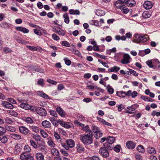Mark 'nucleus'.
I'll return each instance as SVG.
<instances>
[{
	"label": "nucleus",
	"mask_w": 160,
	"mask_h": 160,
	"mask_svg": "<svg viewBox=\"0 0 160 160\" xmlns=\"http://www.w3.org/2000/svg\"><path fill=\"white\" fill-rule=\"evenodd\" d=\"M92 129L93 132L95 133L96 132H98L100 131V130L99 128L95 126L94 125H92Z\"/></svg>",
	"instance_id": "nucleus-41"
},
{
	"label": "nucleus",
	"mask_w": 160,
	"mask_h": 160,
	"mask_svg": "<svg viewBox=\"0 0 160 160\" xmlns=\"http://www.w3.org/2000/svg\"><path fill=\"white\" fill-rule=\"evenodd\" d=\"M142 16L145 18H149L151 16V13L148 11L144 12L142 13Z\"/></svg>",
	"instance_id": "nucleus-34"
},
{
	"label": "nucleus",
	"mask_w": 160,
	"mask_h": 160,
	"mask_svg": "<svg viewBox=\"0 0 160 160\" xmlns=\"http://www.w3.org/2000/svg\"><path fill=\"white\" fill-rule=\"evenodd\" d=\"M3 51L6 53H10L12 52L11 49L8 47H4L3 48Z\"/></svg>",
	"instance_id": "nucleus-54"
},
{
	"label": "nucleus",
	"mask_w": 160,
	"mask_h": 160,
	"mask_svg": "<svg viewBox=\"0 0 160 160\" xmlns=\"http://www.w3.org/2000/svg\"><path fill=\"white\" fill-rule=\"evenodd\" d=\"M30 155V154L26 152H23L20 156V158L22 160H25Z\"/></svg>",
	"instance_id": "nucleus-26"
},
{
	"label": "nucleus",
	"mask_w": 160,
	"mask_h": 160,
	"mask_svg": "<svg viewBox=\"0 0 160 160\" xmlns=\"http://www.w3.org/2000/svg\"><path fill=\"white\" fill-rule=\"evenodd\" d=\"M135 38L132 41L134 42H143L147 40V38L145 36H140L139 34H135Z\"/></svg>",
	"instance_id": "nucleus-2"
},
{
	"label": "nucleus",
	"mask_w": 160,
	"mask_h": 160,
	"mask_svg": "<svg viewBox=\"0 0 160 160\" xmlns=\"http://www.w3.org/2000/svg\"><path fill=\"white\" fill-rule=\"evenodd\" d=\"M6 132L5 128L1 126H0V135L3 134Z\"/></svg>",
	"instance_id": "nucleus-52"
},
{
	"label": "nucleus",
	"mask_w": 160,
	"mask_h": 160,
	"mask_svg": "<svg viewBox=\"0 0 160 160\" xmlns=\"http://www.w3.org/2000/svg\"><path fill=\"white\" fill-rule=\"evenodd\" d=\"M37 94L38 96H39L44 98L49 99V97L43 92L40 91L37 92Z\"/></svg>",
	"instance_id": "nucleus-22"
},
{
	"label": "nucleus",
	"mask_w": 160,
	"mask_h": 160,
	"mask_svg": "<svg viewBox=\"0 0 160 160\" xmlns=\"http://www.w3.org/2000/svg\"><path fill=\"white\" fill-rule=\"evenodd\" d=\"M153 3L149 1H145L143 4L144 8L146 9H149L152 8L153 6Z\"/></svg>",
	"instance_id": "nucleus-11"
},
{
	"label": "nucleus",
	"mask_w": 160,
	"mask_h": 160,
	"mask_svg": "<svg viewBox=\"0 0 160 160\" xmlns=\"http://www.w3.org/2000/svg\"><path fill=\"white\" fill-rule=\"evenodd\" d=\"M20 132L24 135H27L30 132L29 130L24 126H21L19 128Z\"/></svg>",
	"instance_id": "nucleus-9"
},
{
	"label": "nucleus",
	"mask_w": 160,
	"mask_h": 160,
	"mask_svg": "<svg viewBox=\"0 0 160 160\" xmlns=\"http://www.w3.org/2000/svg\"><path fill=\"white\" fill-rule=\"evenodd\" d=\"M38 149L44 154H47L48 152V150L46 146L44 144H40L38 145Z\"/></svg>",
	"instance_id": "nucleus-14"
},
{
	"label": "nucleus",
	"mask_w": 160,
	"mask_h": 160,
	"mask_svg": "<svg viewBox=\"0 0 160 160\" xmlns=\"http://www.w3.org/2000/svg\"><path fill=\"white\" fill-rule=\"evenodd\" d=\"M35 157L37 160H44V156L42 152L35 153Z\"/></svg>",
	"instance_id": "nucleus-17"
},
{
	"label": "nucleus",
	"mask_w": 160,
	"mask_h": 160,
	"mask_svg": "<svg viewBox=\"0 0 160 160\" xmlns=\"http://www.w3.org/2000/svg\"><path fill=\"white\" fill-rule=\"evenodd\" d=\"M108 92L110 94L113 93L114 92V89L110 86H108L107 87Z\"/></svg>",
	"instance_id": "nucleus-53"
},
{
	"label": "nucleus",
	"mask_w": 160,
	"mask_h": 160,
	"mask_svg": "<svg viewBox=\"0 0 160 160\" xmlns=\"http://www.w3.org/2000/svg\"><path fill=\"white\" fill-rule=\"evenodd\" d=\"M148 152L150 154H154L156 152L155 149L152 147H149L147 149Z\"/></svg>",
	"instance_id": "nucleus-39"
},
{
	"label": "nucleus",
	"mask_w": 160,
	"mask_h": 160,
	"mask_svg": "<svg viewBox=\"0 0 160 160\" xmlns=\"http://www.w3.org/2000/svg\"><path fill=\"white\" fill-rule=\"evenodd\" d=\"M99 153L104 158H107L109 156V152L106 147H101L99 149Z\"/></svg>",
	"instance_id": "nucleus-5"
},
{
	"label": "nucleus",
	"mask_w": 160,
	"mask_h": 160,
	"mask_svg": "<svg viewBox=\"0 0 160 160\" xmlns=\"http://www.w3.org/2000/svg\"><path fill=\"white\" fill-rule=\"evenodd\" d=\"M7 100L10 102L11 103L16 104L17 103L16 101L13 98H8Z\"/></svg>",
	"instance_id": "nucleus-64"
},
{
	"label": "nucleus",
	"mask_w": 160,
	"mask_h": 160,
	"mask_svg": "<svg viewBox=\"0 0 160 160\" xmlns=\"http://www.w3.org/2000/svg\"><path fill=\"white\" fill-rule=\"evenodd\" d=\"M72 49L73 50H71V51L73 52V54L77 55L78 57H80L81 56V54L79 51L74 49Z\"/></svg>",
	"instance_id": "nucleus-46"
},
{
	"label": "nucleus",
	"mask_w": 160,
	"mask_h": 160,
	"mask_svg": "<svg viewBox=\"0 0 160 160\" xmlns=\"http://www.w3.org/2000/svg\"><path fill=\"white\" fill-rule=\"evenodd\" d=\"M25 121L28 124H31L33 122L32 118L29 117H28L26 118Z\"/></svg>",
	"instance_id": "nucleus-48"
},
{
	"label": "nucleus",
	"mask_w": 160,
	"mask_h": 160,
	"mask_svg": "<svg viewBox=\"0 0 160 160\" xmlns=\"http://www.w3.org/2000/svg\"><path fill=\"white\" fill-rule=\"evenodd\" d=\"M11 138L16 140H19L21 138V136L18 134L15 133H12L10 134Z\"/></svg>",
	"instance_id": "nucleus-24"
},
{
	"label": "nucleus",
	"mask_w": 160,
	"mask_h": 160,
	"mask_svg": "<svg viewBox=\"0 0 160 160\" xmlns=\"http://www.w3.org/2000/svg\"><path fill=\"white\" fill-rule=\"evenodd\" d=\"M57 112L62 117H64L66 114L64 111L60 107H57L56 109Z\"/></svg>",
	"instance_id": "nucleus-19"
},
{
	"label": "nucleus",
	"mask_w": 160,
	"mask_h": 160,
	"mask_svg": "<svg viewBox=\"0 0 160 160\" xmlns=\"http://www.w3.org/2000/svg\"><path fill=\"white\" fill-rule=\"evenodd\" d=\"M137 150L139 152L143 153L144 152V148L141 145H139L137 147Z\"/></svg>",
	"instance_id": "nucleus-44"
},
{
	"label": "nucleus",
	"mask_w": 160,
	"mask_h": 160,
	"mask_svg": "<svg viewBox=\"0 0 160 160\" xmlns=\"http://www.w3.org/2000/svg\"><path fill=\"white\" fill-rule=\"evenodd\" d=\"M8 112L10 115L13 116L15 117L17 116L18 115V114L17 112L13 110H9Z\"/></svg>",
	"instance_id": "nucleus-45"
},
{
	"label": "nucleus",
	"mask_w": 160,
	"mask_h": 160,
	"mask_svg": "<svg viewBox=\"0 0 160 160\" xmlns=\"http://www.w3.org/2000/svg\"><path fill=\"white\" fill-rule=\"evenodd\" d=\"M8 136L3 134L0 135V141L2 143H6L8 142Z\"/></svg>",
	"instance_id": "nucleus-18"
},
{
	"label": "nucleus",
	"mask_w": 160,
	"mask_h": 160,
	"mask_svg": "<svg viewBox=\"0 0 160 160\" xmlns=\"http://www.w3.org/2000/svg\"><path fill=\"white\" fill-rule=\"evenodd\" d=\"M24 149L27 152H29L31 150V148L28 145H26L24 147Z\"/></svg>",
	"instance_id": "nucleus-49"
},
{
	"label": "nucleus",
	"mask_w": 160,
	"mask_h": 160,
	"mask_svg": "<svg viewBox=\"0 0 160 160\" xmlns=\"http://www.w3.org/2000/svg\"><path fill=\"white\" fill-rule=\"evenodd\" d=\"M96 14L98 16H102L105 14L104 11L100 9H98L95 12Z\"/></svg>",
	"instance_id": "nucleus-30"
},
{
	"label": "nucleus",
	"mask_w": 160,
	"mask_h": 160,
	"mask_svg": "<svg viewBox=\"0 0 160 160\" xmlns=\"http://www.w3.org/2000/svg\"><path fill=\"white\" fill-rule=\"evenodd\" d=\"M33 138L37 142L40 141L41 140L40 136L38 135H35L34 136Z\"/></svg>",
	"instance_id": "nucleus-59"
},
{
	"label": "nucleus",
	"mask_w": 160,
	"mask_h": 160,
	"mask_svg": "<svg viewBox=\"0 0 160 160\" xmlns=\"http://www.w3.org/2000/svg\"><path fill=\"white\" fill-rule=\"evenodd\" d=\"M118 8L121 10H122L123 12L125 14L128 13L129 11V9L128 8H124L123 6H120V7Z\"/></svg>",
	"instance_id": "nucleus-40"
},
{
	"label": "nucleus",
	"mask_w": 160,
	"mask_h": 160,
	"mask_svg": "<svg viewBox=\"0 0 160 160\" xmlns=\"http://www.w3.org/2000/svg\"><path fill=\"white\" fill-rule=\"evenodd\" d=\"M37 112L41 116H45L47 114V112L45 109L41 107L37 108Z\"/></svg>",
	"instance_id": "nucleus-7"
},
{
	"label": "nucleus",
	"mask_w": 160,
	"mask_h": 160,
	"mask_svg": "<svg viewBox=\"0 0 160 160\" xmlns=\"http://www.w3.org/2000/svg\"><path fill=\"white\" fill-rule=\"evenodd\" d=\"M52 38L53 40L56 41H58L60 39L59 37L55 34H53L52 35Z\"/></svg>",
	"instance_id": "nucleus-50"
},
{
	"label": "nucleus",
	"mask_w": 160,
	"mask_h": 160,
	"mask_svg": "<svg viewBox=\"0 0 160 160\" xmlns=\"http://www.w3.org/2000/svg\"><path fill=\"white\" fill-rule=\"evenodd\" d=\"M129 72L131 74H132L135 76H137L138 75V74L134 70L130 69L129 70Z\"/></svg>",
	"instance_id": "nucleus-55"
},
{
	"label": "nucleus",
	"mask_w": 160,
	"mask_h": 160,
	"mask_svg": "<svg viewBox=\"0 0 160 160\" xmlns=\"http://www.w3.org/2000/svg\"><path fill=\"white\" fill-rule=\"evenodd\" d=\"M5 130L11 132H15V128L12 126H7L5 127Z\"/></svg>",
	"instance_id": "nucleus-37"
},
{
	"label": "nucleus",
	"mask_w": 160,
	"mask_h": 160,
	"mask_svg": "<svg viewBox=\"0 0 160 160\" xmlns=\"http://www.w3.org/2000/svg\"><path fill=\"white\" fill-rule=\"evenodd\" d=\"M123 56V58L121 60V63L123 64H126L130 62L131 58L129 55L128 54H124Z\"/></svg>",
	"instance_id": "nucleus-6"
},
{
	"label": "nucleus",
	"mask_w": 160,
	"mask_h": 160,
	"mask_svg": "<svg viewBox=\"0 0 160 160\" xmlns=\"http://www.w3.org/2000/svg\"><path fill=\"white\" fill-rule=\"evenodd\" d=\"M80 140L85 145H89L92 142V131H89V132L82 136Z\"/></svg>",
	"instance_id": "nucleus-1"
},
{
	"label": "nucleus",
	"mask_w": 160,
	"mask_h": 160,
	"mask_svg": "<svg viewBox=\"0 0 160 160\" xmlns=\"http://www.w3.org/2000/svg\"><path fill=\"white\" fill-rule=\"evenodd\" d=\"M61 44L62 45L65 47H69L70 46V44L67 41H63L62 42Z\"/></svg>",
	"instance_id": "nucleus-58"
},
{
	"label": "nucleus",
	"mask_w": 160,
	"mask_h": 160,
	"mask_svg": "<svg viewBox=\"0 0 160 160\" xmlns=\"http://www.w3.org/2000/svg\"><path fill=\"white\" fill-rule=\"evenodd\" d=\"M127 108L129 110H126V113L129 114H132V111H134L135 110V108L133 107L132 106L131 107H128Z\"/></svg>",
	"instance_id": "nucleus-36"
},
{
	"label": "nucleus",
	"mask_w": 160,
	"mask_h": 160,
	"mask_svg": "<svg viewBox=\"0 0 160 160\" xmlns=\"http://www.w3.org/2000/svg\"><path fill=\"white\" fill-rule=\"evenodd\" d=\"M30 142L31 145L34 148L36 149H38V145L36 144V143L35 142L32 140H30Z\"/></svg>",
	"instance_id": "nucleus-33"
},
{
	"label": "nucleus",
	"mask_w": 160,
	"mask_h": 160,
	"mask_svg": "<svg viewBox=\"0 0 160 160\" xmlns=\"http://www.w3.org/2000/svg\"><path fill=\"white\" fill-rule=\"evenodd\" d=\"M120 69L119 67L114 66L113 67H112L108 69V72H117Z\"/></svg>",
	"instance_id": "nucleus-21"
},
{
	"label": "nucleus",
	"mask_w": 160,
	"mask_h": 160,
	"mask_svg": "<svg viewBox=\"0 0 160 160\" xmlns=\"http://www.w3.org/2000/svg\"><path fill=\"white\" fill-rule=\"evenodd\" d=\"M69 12L71 14H76L79 15L80 14V12L78 10H74L71 9L69 10Z\"/></svg>",
	"instance_id": "nucleus-38"
},
{
	"label": "nucleus",
	"mask_w": 160,
	"mask_h": 160,
	"mask_svg": "<svg viewBox=\"0 0 160 160\" xmlns=\"http://www.w3.org/2000/svg\"><path fill=\"white\" fill-rule=\"evenodd\" d=\"M135 4V1L133 0H127L126 4L130 7H132Z\"/></svg>",
	"instance_id": "nucleus-29"
},
{
	"label": "nucleus",
	"mask_w": 160,
	"mask_h": 160,
	"mask_svg": "<svg viewBox=\"0 0 160 160\" xmlns=\"http://www.w3.org/2000/svg\"><path fill=\"white\" fill-rule=\"evenodd\" d=\"M135 157L136 159L138 160H141L142 159V158L140 154L136 153L135 155Z\"/></svg>",
	"instance_id": "nucleus-63"
},
{
	"label": "nucleus",
	"mask_w": 160,
	"mask_h": 160,
	"mask_svg": "<svg viewBox=\"0 0 160 160\" xmlns=\"http://www.w3.org/2000/svg\"><path fill=\"white\" fill-rule=\"evenodd\" d=\"M40 133L41 134L43 138H47L48 136V134L45 132L44 130H40Z\"/></svg>",
	"instance_id": "nucleus-47"
},
{
	"label": "nucleus",
	"mask_w": 160,
	"mask_h": 160,
	"mask_svg": "<svg viewBox=\"0 0 160 160\" xmlns=\"http://www.w3.org/2000/svg\"><path fill=\"white\" fill-rule=\"evenodd\" d=\"M127 147L129 149H133L136 147V144L131 141H128L126 142Z\"/></svg>",
	"instance_id": "nucleus-12"
},
{
	"label": "nucleus",
	"mask_w": 160,
	"mask_h": 160,
	"mask_svg": "<svg viewBox=\"0 0 160 160\" xmlns=\"http://www.w3.org/2000/svg\"><path fill=\"white\" fill-rule=\"evenodd\" d=\"M60 152L64 156H67L68 155V152L64 149H61Z\"/></svg>",
	"instance_id": "nucleus-61"
},
{
	"label": "nucleus",
	"mask_w": 160,
	"mask_h": 160,
	"mask_svg": "<svg viewBox=\"0 0 160 160\" xmlns=\"http://www.w3.org/2000/svg\"><path fill=\"white\" fill-rule=\"evenodd\" d=\"M107 141L108 143L112 144L115 141V138L113 137L109 136L107 138Z\"/></svg>",
	"instance_id": "nucleus-31"
},
{
	"label": "nucleus",
	"mask_w": 160,
	"mask_h": 160,
	"mask_svg": "<svg viewBox=\"0 0 160 160\" xmlns=\"http://www.w3.org/2000/svg\"><path fill=\"white\" fill-rule=\"evenodd\" d=\"M2 105L4 107L7 108L11 109L14 108L13 106L11 103L6 101H2Z\"/></svg>",
	"instance_id": "nucleus-13"
},
{
	"label": "nucleus",
	"mask_w": 160,
	"mask_h": 160,
	"mask_svg": "<svg viewBox=\"0 0 160 160\" xmlns=\"http://www.w3.org/2000/svg\"><path fill=\"white\" fill-rule=\"evenodd\" d=\"M47 144L51 148H54L55 146V144L51 140H49L48 141Z\"/></svg>",
	"instance_id": "nucleus-43"
},
{
	"label": "nucleus",
	"mask_w": 160,
	"mask_h": 160,
	"mask_svg": "<svg viewBox=\"0 0 160 160\" xmlns=\"http://www.w3.org/2000/svg\"><path fill=\"white\" fill-rule=\"evenodd\" d=\"M117 95L121 98H124L126 96V92L123 91H117Z\"/></svg>",
	"instance_id": "nucleus-32"
},
{
	"label": "nucleus",
	"mask_w": 160,
	"mask_h": 160,
	"mask_svg": "<svg viewBox=\"0 0 160 160\" xmlns=\"http://www.w3.org/2000/svg\"><path fill=\"white\" fill-rule=\"evenodd\" d=\"M57 122H58L61 126L66 128H69L73 126L72 123L66 122L63 120L60 119L58 120Z\"/></svg>",
	"instance_id": "nucleus-3"
},
{
	"label": "nucleus",
	"mask_w": 160,
	"mask_h": 160,
	"mask_svg": "<svg viewBox=\"0 0 160 160\" xmlns=\"http://www.w3.org/2000/svg\"><path fill=\"white\" fill-rule=\"evenodd\" d=\"M66 142L69 148H72L74 147L75 145L74 141L71 139L67 140L66 141Z\"/></svg>",
	"instance_id": "nucleus-16"
},
{
	"label": "nucleus",
	"mask_w": 160,
	"mask_h": 160,
	"mask_svg": "<svg viewBox=\"0 0 160 160\" xmlns=\"http://www.w3.org/2000/svg\"><path fill=\"white\" fill-rule=\"evenodd\" d=\"M121 147L120 145H117L113 149L116 152H118L120 151Z\"/></svg>",
	"instance_id": "nucleus-51"
},
{
	"label": "nucleus",
	"mask_w": 160,
	"mask_h": 160,
	"mask_svg": "<svg viewBox=\"0 0 160 160\" xmlns=\"http://www.w3.org/2000/svg\"><path fill=\"white\" fill-rule=\"evenodd\" d=\"M76 149L77 151L79 152H82L84 150V148L83 146L80 144L77 145Z\"/></svg>",
	"instance_id": "nucleus-23"
},
{
	"label": "nucleus",
	"mask_w": 160,
	"mask_h": 160,
	"mask_svg": "<svg viewBox=\"0 0 160 160\" xmlns=\"http://www.w3.org/2000/svg\"><path fill=\"white\" fill-rule=\"evenodd\" d=\"M96 134L95 135V137L96 138H99L101 137L102 135V133L100 131L98 132L95 133Z\"/></svg>",
	"instance_id": "nucleus-60"
},
{
	"label": "nucleus",
	"mask_w": 160,
	"mask_h": 160,
	"mask_svg": "<svg viewBox=\"0 0 160 160\" xmlns=\"http://www.w3.org/2000/svg\"><path fill=\"white\" fill-rule=\"evenodd\" d=\"M30 127V129L33 132H38L39 131V128L38 127L35 126H31Z\"/></svg>",
	"instance_id": "nucleus-42"
},
{
	"label": "nucleus",
	"mask_w": 160,
	"mask_h": 160,
	"mask_svg": "<svg viewBox=\"0 0 160 160\" xmlns=\"http://www.w3.org/2000/svg\"><path fill=\"white\" fill-rule=\"evenodd\" d=\"M63 17L64 18V22L67 24H68L69 23V18L68 14L67 13L64 14Z\"/></svg>",
	"instance_id": "nucleus-35"
},
{
	"label": "nucleus",
	"mask_w": 160,
	"mask_h": 160,
	"mask_svg": "<svg viewBox=\"0 0 160 160\" xmlns=\"http://www.w3.org/2000/svg\"><path fill=\"white\" fill-rule=\"evenodd\" d=\"M53 31L60 35L63 36L65 34L64 31L58 27H54L52 28Z\"/></svg>",
	"instance_id": "nucleus-8"
},
{
	"label": "nucleus",
	"mask_w": 160,
	"mask_h": 160,
	"mask_svg": "<svg viewBox=\"0 0 160 160\" xmlns=\"http://www.w3.org/2000/svg\"><path fill=\"white\" fill-rule=\"evenodd\" d=\"M15 29L18 31L22 32L24 33H28L29 32V30L22 27H16Z\"/></svg>",
	"instance_id": "nucleus-15"
},
{
	"label": "nucleus",
	"mask_w": 160,
	"mask_h": 160,
	"mask_svg": "<svg viewBox=\"0 0 160 160\" xmlns=\"http://www.w3.org/2000/svg\"><path fill=\"white\" fill-rule=\"evenodd\" d=\"M27 48L29 49L30 50L32 51H36L37 50V48L34 46H30L27 45L26 46Z\"/></svg>",
	"instance_id": "nucleus-56"
},
{
	"label": "nucleus",
	"mask_w": 160,
	"mask_h": 160,
	"mask_svg": "<svg viewBox=\"0 0 160 160\" xmlns=\"http://www.w3.org/2000/svg\"><path fill=\"white\" fill-rule=\"evenodd\" d=\"M22 147L21 145L19 144H17L15 145L14 150L13 153L17 155L19 153Z\"/></svg>",
	"instance_id": "nucleus-10"
},
{
	"label": "nucleus",
	"mask_w": 160,
	"mask_h": 160,
	"mask_svg": "<svg viewBox=\"0 0 160 160\" xmlns=\"http://www.w3.org/2000/svg\"><path fill=\"white\" fill-rule=\"evenodd\" d=\"M64 60L65 62V64L68 65H70L71 64V61L67 58H64Z\"/></svg>",
	"instance_id": "nucleus-62"
},
{
	"label": "nucleus",
	"mask_w": 160,
	"mask_h": 160,
	"mask_svg": "<svg viewBox=\"0 0 160 160\" xmlns=\"http://www.w3.org/2000/svg\"><path fill=\"white\" fill-rule=\"evenodd\" d=\"M42 126L45 128H49L51 126L50 122L47 120H44L42 123Z\"/></svg>",
	"instance_id": "nucleus-20"
},
{
	"label": "nucleus",
	"mask_w": 160,
	"mask_h": 160,
	"mask_svg": "<svg viewBox=\"0 0 160 160\" xmlns=\"http://www.w3.org/2000/svg\"><path fill=\"white\" fill-rule=\"evenodd\" d=\"M6 122L9 124H12L13 122V120L8 118H6L5 119Z\"/></svg>",
	"instance_id": "nucleus-57"
},
{
	"label": "nucleus",
	"mask_w": 160,
	"mask_h": 160,
	"mask_svg": "<svg viewBox=\"0 0 160 160\" xmlns=\"http://www.w3.org/2000/svg\"><path fill=\"white\" fill-rule=\"evenodd\" d=\"M51 153L54 156H58L59 155L58 151L56 148H53L51 149Z\"/></svg>",
	"instance_id": "nucleus-28"
},
{
	"label": "nucleus",
	"mask_w": 160,
	"mask_h": 160,
	"mask_svg": "<svg viewBox=\"0 0 160 160\" xmlns=\"http://www.w3.org/2000/svg\"><path fill=\"white\" fill-rule=\"evenodd\" d=\"M127 0H118L115 2V4L116 7L118 8H119L121 5H118V4H126Z\"/></svg>",
	"instance_id": "nucleus-25"
},
{
	"label": "nucleus",
	"mask_w": 160,
	"mask_h": 160,
	"mask_svg": "<svg viewBox=\"0 0 160 160\" xmlns=\"http://www.w3.org/2000/svg\"><path fill=\"white\" fill-rule=\"evenodd\" d=\"M20 107L25 110H28L30 108V106L26 103H22L20 105Z\"/></svg>",
	"instance_id": "nucleus-27"
},
{
	"label": "nucleus",
	"mask_w": 160,
	"mask_h": 160,
	"mask_svg": "<svg viewBox=\"0 0 160 160\" xmlns=\"http://www.w3.org/2000/svg\"><path fill=\"white\" fill-rule=\"evenodd\" d=\"M74 123L75 124L78 125L79 126L82 128V129L85 131L87 133L89 132V131H91L89 129V128L88 125L85 126V125L79 122L78 120H76L74 121Z\"/></svg>",
	"instance_id": "nucleus-4"
}]
</instances>
